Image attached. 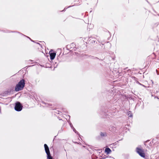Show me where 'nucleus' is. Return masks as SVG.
<instances>
[{
  "label": "nucleus",
  "instance_id": "f257e3e1",
  "mask_svg": "<svg viewBox=\"0 0 159 159\" xmlns=\"http://www.w3.org/2000/svg\"><path fill=\"white\" fill-rule=\"evenodd\" d=\"M25 80L22 79L17 84H16L15 90L16 91L18 92L23 89L25 86Z\"/></svg>",
  "mask_w": 159,
  "mask_h": 159
},
{
  "label": "nucleus",
  "instance_id": "f03ea898",
  "mask_svg": "<svg viewBox=\"0 0 159 159\" xmlns=\"http://www.w3.org/2000/svg\"><path fill=\"white\" fill-rule=\"evenodd\" d=\"M136 151L139 155L143 157H145V154L143 149L140 147H138L136 148Z\"/></svg>",
  "mask_w": 159,
  "mask_h": 159
},
{
  "label": "nucleus",
  "instance_id": "7ed1b4c3",
  "mask_svg": "<svg viewBox=\"0 0 159 159\" xmlns=\"http://www.w3.org/2000/svg\"><path fill=\"white\" fill-rule=\"evenodd\" d=\"M44 147L45 148V152L47 154V159H52V157L51 156L49 148H48V145L46 144H44Z\"/></svg>",
  "mask_w": 159,
  "mask_h": 159
},
{
  "label": "nucleus",
  "instance_id": "20e7f679",
  "mask_svg": "<svg viewBox=\"0 0 159 159\" xmlns=\"http://www.w3.org/2000/svg\"><path fill=\"white\" fill-rule=\"evenodd\" d=\"M22 107L21 103L19 102H17L15 103V109L17 111H20L22 110Z\"/></svg>",
  "mask_w": 159,
  "mask_h": 159
},
{
  "label": "nucleus",
  "instance_id": "39448f33",
  "mask_svg": "<svg viewBox=\"0 0 159 159\" xmlns=\"http://www.w3.org/2000/svg\"><path fill=\"white\" fill-rule=\"evenodd\" d=\"M50 59L51 60L54 59L56 55V53L55 52H52L51 51L49 52Z\"/></svg>",
  "mask_w": 159,
  "mask_h": 159
},
{
  "label": "nucleus",
  "instance_id": "423d86ee",
  "mask_svg": "<svg viewBox=\"0 0 159 159\" xmlns=\"http://www.w3.org/2000/svg\"><path fill=\"white\" fill-rule=\"evenodd\" d=\"M98 38V37L97 36H95V37H92V39H90V40H92V43H95V42H96V41L95 40V39H97L98 41H99V39Z\"/></svg>",
  "mask_w": 159,
  "mask_h": 159
},
{
  "label": "nucleus",
  "instance_id": "0eeeda50",
  "mask_svg": "<svg viewBox=\"0 0 159 159\" xmlns=\"http://www.w3.org/2000/svg\"><path fill=\"white\" fill-rule=\"evenodd\" d=\"M111 150L109 148H107L105 149V152L107 154L110 153L111 152Z\"/></svg>",
  "mask_w": 159,
  "mask_h": 159
},
{
  "label": "nucleus",
  "instance_id": "6e6552de",
  "mask_svg": "<svg viewBox=\"0 0 159 159\" xmlns=\"http://www.w3.org/2000/svg\"><path fill=\"white\" fill-rule=\"evenodd\" d=\"M127 114L128 116V117L130 118H132L133 116V115L132 113L130 111H128L127 112Z\"/></svg>",
  "mask_w": 159,
  "mask_h": 159
},
{
  "label": "nucleus",
  "instance_id": "1a4fd4ad",
  "mask_svg": "<svg viewBox=\"0 0 159 159\" xmlns=\"http://www.w3.org/2000/svg\"><path fill=\"white\" fill-rule=\"evenodd\" d=\"M100 135L102 136H106V134L105 132H101L100 133Z\"/></svg>",
  "mask_w": 159,
  "mask_h": 159
},
{
  "label": "nucleus",
  "instance_id": "9d476101",
  "mask_svg": "<svg viewBox=\"0 0 159 159\" xmlns=\"http://www.w3.org/2000/svg\"><path fill=\"white\" fill-rule=\"evenodd\" d=\"M73 129V131L75 133H76L77 134H78V133L77 131L76 130V129H75V128L73 127H72V128Z\"/></svg>",
  "mask_w": 159,
  "mask_h": 159
},
{
  "label": "nucleus",
  "instance_id": "9b49d317",
  "mask_svg": "<svg viewBox=\"0 0 159 159\" xmlns=\"http://www.w3.org/2000/svg\"><path fill=\"white\" fill-rule=\"evenodd\" d=\"M68 122H69L70 127L72 128V127H73V126L72 124L70 122H69L68 121Z\"/></svg>",
  "mask_w": 159,
  "mask_h": 159
},
{
  "label": "nucleus",
  "instance_id": "f8f14e48",
  "mask_svg": "<svg viewBox=\"0 0 159 159\" xmlns=\"http://www.w3.org/2000/svg\"><path fill=\"white\" fill-rule=\"evenodd\" d=\"M42 103H43L45 104H46V106H48V105H49V104H48V103H45L44 102H43Z\"/></svg>",
  "mask_w": 159,
  "mask_h": 159
},
{
  "label": "nucleus",
  "instance_id": "ddd939ff",
  "mask_svg": "<svg viewBox=\"0 0 159 159\" xmlns=\"http://www.w3.org/2000/svg\"><path fill=\"white\" fill-rule=\"evenodd\" d=\"M139 84L140 85L143 86L144 87H146L145 86L143 85V84H141L140 83H139Z\"/></svg>",
  "mask_w": 159,
  "mask_h": 159
},
{
  "label": "nucleus",
  "instance_id": "4468645a",
  "mask_svg": "<svg viewBox=\"0 0 159 159\" xmlns=\"http://www.w3.org/2000/svg\"><path fill=\"white\" fill-rule=\"evenodd\" d=\"M107 43L108 44H110V43H109V42H107Z\"/></svg>",
  "mask_w": 159,
  "mask_h": 159
}]
</instances>
